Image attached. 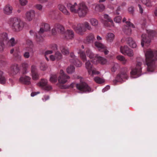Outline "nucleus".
I'll list each match as a JSON object with an SVG mask.
<instances>
[{
	"label": "nucleus",
	"instance_id": "1",
	"mask_svg": "<svg viewBox=\"0 0 157 157\" xmlns=\"http://www.w3.org/2000/svg\"><path fill=\"white\" fill-rule=\"evenodd\" d=\"M67 8L72 13L77 14L80 17H83L88 13L89 9L86 3L82 2L78 4L76 2L72 4L68 3L67 4Z\"/></svg>",
	"mask_w": 157,
	"mask_h": 157
},
{
	"label": "nucleus",
	"instance_id": "2",
	"mask_svg": "<svg viewBox=\"0 0 157 157\" xmlns=\"http://www.w3.org/2000/svg\"><path fill=\"white\" fill-rule=\"evenodd\" d=\"M145 62L147 66V70L152 72L155 69L157 59V52H153L151 49H148L145 54Z\"/></svg>",
	"mask_w": 157,
	"mask_h": 157
},
{
	"label": "nucleus",
	"instance_id": "3",
	"mask_svg": "<svg viewBox=\"0 0 157 157\" xmlns=\"http://www.w3.org/2000/svg\"><path fill=\"white\" fill-rule=\"evenodd\" d=\"M10 27L14 32L21 31L24 27V24L20 19L16 17L10 18L8 21Z\"/></svg>",
	"mask_w": 157,
	"mask_h": 157
},
{
	"label": "nucleus",
	"instance_id": "4",
	"mask_svg": "<svg viewBox=\"0 0 157 157\" xmlns=\"http://www.w3.org/2000/svg\"><path fill=\"white\" fill-rule=\"evenodd\" d=\"M72 28L77 33L81 35H83L86 30H92V27L87 21H85L82 23H79L77 25H73Z\"/></svg>",
	"mask_w": 157,
	"mask_h": 157
},
{
	"label": "nucleus",
	"instance_id": "5",
	"mask_svg": "<svg viewBox=\"0 0 157 157\" xmlns=\"http://www.w3.org/2000/svg\"><path fill=\"white\" fill-rule=\"evenodd\" d=\"M50 27L49 24L45 23H42L41 25L39 31L36 34V40L38 43L42 42L43 39L41 36L42 34L45 32L50 30Z\"/></svg>",
	"mask_w": 157,
	"mask_h": 157
},
{
	"label": "nucleus",
	"instance_id": "6",
	"mask_svg": "<svg viewBox=\"0 0 157 157\" xmlns=\"http://www.w3.org/2000/svg\"><path fill=\"white\" fill-rule=\"evenodd\" d=\"M154 32L153 31H147V34H143L142 35L141 44L142 47H144L145 44L148 46L151 41V38L154 36Z\"/></svg>",
	"mask_w": 157,
	"mask_h": 157
},
{
	"label": "nucleus",
	"instance_id": "7",
	"mask_svg": "<svg viewBox=\"0 0 157 157\" xmlns=\"http://www.w3.org/2000/svg\"><path fill=\"white\" fill-rule=\"evenodd\" d=\"M70 78V76L65 74L62 70H61L58 78V84L59 85L65 84Z\"/></svg>",
	"mask_w": 157,
	"mask_h": 157
},
{
	"label": "nucleus",
	"instance_id": "8",
	"mask_svg": "<svg viewBox=\"0 0 157 157\" xmlns=\"http://www.w3.org/2000/svg\"><path fill=\"white\" fill-rule=\"evenodd\" d=\"M76 88L81 93L90 92L92 91L90 87L85 82L77 84Z\"/></svg>",
	"mask_w": 157,
	"mask_h": 157
},
{
	"label": "nucleus",
	"instance_id": "9",
	"mask_svg": "<svg viewBox=\"0 0 157 157\" xmlns=\"http://www.w3.org/2000/svg\"><path fill=\"white\" fill-rule=\"evenodd\" d=\"M128 69L124 68L123 70L117 75L116 78L117 81L122 82L124 81V79H127L128 78Z\"/></svg>",
	"mask_w": 157,
	"mask_h": 157
},
{
	"label": "nucleus",
	"instance_id": "10",
	"mask_svg": "<svg viewBox=\"0 0 157 157\" xmlns=\"http://www.w3.org/2000/svg\"><path fill=\"white\" fill-rule=\"evenodd\" d=\"M121 52L125 55H127L129 57H132L134 54L132 50L130 49L127 46H124L120 48Z\"/></svg>",
	"mask_w": 157,
	"mask_h": 157
},
{
	"label": "nucleus",
	"instance_id": "11",
	"mask_svg": "<svg viewBox=\"0 0 157 157\" xmlns=\"http://www.w3.org/2000/svg\"><path fill=\"white\" fill-rule=\"evenodd\" d=\"M104 17L105 20H101V22L106 27H110L111 26H114V23L113 20L108 14H105L104 15Z\"/></svg>",
	"mask_w": 157,
	"mask_h": 157
},
{
	"label": "nucleus",
	"instance_id": "12",
	"mask_svg": "<svg viewBox=\"0 0 157 157\" xmlns=\"http://www.w3.org/2000/svg\"><path fill=\"white\" fill-rule=\"evenodd\" d=\"M141 65L142 63L140 62H138L137 63L136 68L133 69L130 72L132 76L136 75L139 76L141 75L142 70Z\"/></svg>",
	"mask_w": 157,
	"mask_h": 157
},
{
	"label": "nucleus",
	"instance_id": "13",
	"mask_svg": "<svg viewBox=\"0 0 157 157\" xmlns=\"http://www.w3.org/2000/svg\"><path fill=\"white\" fill-rule=\"evenodd\" d=\"M126 23L127 26H124L123 31L125 34L129 35L132 33V30L130 28H135V27L134 25L129 21H126Z\"/></svg>",
	"mask_w": 157,
	"mask_h": 157
},
{
	"label": "nucleus",
	"instance_id": "14",
	"mask_svg": "<svg viewBox=\"0 0 157 157\" xmlns=\"http://www.w3.org/2000/svg\"><path fill=\"white\" fill-rule=\"evenodd\" d=\"M36 16L35 11L33 10L27 11L25 14V17L26 20L28 21H32L34 19Z\"/></svg>",
	"mask_w": 157,
	"mask_h": 157
},
{
	"label": "nucleus",
	"instance_id": "15",
	"mask_svg": "<svg viewBox=\"0 0 157 157\" xmlns=\"http://www.w3.org/2000/svg\"><path fill=\"white\" fill-rule=\"evenodd\" d=\"M95 45L99 51L103 52L105 55H107L109 53V51L106 49V47L102 44L98 42H96Z\"/></svg>",
	"mask_w": 157,
	"mask_h": 157
},
{
	"label": "nucleus",
	"instance_id": "16",
	"mask_svg": "<svg viewBox=\"0 0 157 157\" xmlns=\"http://www.w3.org/2000/svg\"><path fill=\"white\" fill-rule=\"evenodd\" d=\"M27 43L28 44H29L30 47H26L25 49L26 51L23 54L24 57L26 59L29 58L30 57L29 52L32 51V48L31 46L32 45V41L30 40H28L27 41Z\"/></svg>",
	"mask_w": 157,
	"mask_h": 157
},
{
	"label": "nucleus",
	"instance_id": "17",
	"mask_svg": "<svg viewBox=\"0 0 157 157\" xmlns=\"http://www.w3.org/2000/svg\"><path fill=\"white\" fill-rule=\"evenodd\" d=\"M64 38L66 40H72L74 37L75 34L71 29H67L64 34Z\"/></svg>",
	"mask_w": 157,
	"mask_h": 157
},
{
	"label": "nucleus",
	"instance_id": "18",
	"mask_svg": "<svg viewBox=\"0 0 157 157\" xmlns=\"http://www.w3.org/2000/svg\"><path fill=\"white\" fill-rule=\"evenodd\" d=\"M59 9L65 15L69 16L70 12L66 9V7L62 4H59L58 6Z\"/></svg>",
	"mask_w": 157,
	"mask_h": 157
},
{
	"label": "nucleus",
	"instance_id": "19",
	"mask_svg": "<svg viewBox=\"0 0 157 157\" xmlns=\"http://www.w3.org/2000/svg\"><path fill=\"white\" fill-rule=\"evenodd\" d=\"M19 71V68L17 64L12 66L10 70L9 73L12 75H16L18 73Z\"/></svg>",
	"mask_w": 157,
	"mask_h": 157
},
{
	"label": "nucleus",
	"instance_id": "20",
	"mask_svg": "<svg viewBox=\"0 0 157 157\" xmlns=\"http://www.w3.org/2000/svg\"><path fill=\"white\" fill-rule=\"evenodd\" d=\"M95 39L94 35L92 33L89 34L84 40V42L86 44L93 43Z\"/></svg>",
	"mask_w": 157,
	"mask_h": 157
},
{
	"label": "nucleus",
	"instance_id": "21",
	"mask_svg": "<svg viewBox=\"0 0 157 157\" xmlns=\"http://www.w3.org/2000/svg\"><path fill=\"white\" fill-rule=\"evenodd\" d=\"M13 10L12 6L9 4H7L3 8V11L5 14L10 15L12 13Z\"/></svg>",
	"mask_w": 157,
	"mask_h": 157
},
{
	"label": "nucleus",
	"instance_id": "22",
	"mask_svg": "<svg viewBox=\"0 0 157 157\" xmlns=\"http://www.w3.org/2000/svg\"><path fill=\"white\" fill-rule=\"evenodd\" d=\"M31 78L28 76H23L20 77L19 79L20 81L26 85H28L30 83Z\"/></svg>",
	"mask_w": 157,
	"mask_h": 157
},
{
	"label": "nucleus",
	"instance_id": "23",
	"mask_svg": "<svg viewBox=\"0 0 157 157\" xmlns=\"http://www.w3.org/2000/svg\"><path fill=\"white\" fill-rule=\"evenodd\" d=\"M95 58H96V61H95L96 62V63H95V64L98 62L101 64H105L107 62L106 59L99 56L98 55H96Z\"/></svg>",
	"mask_w": 157,
	"mask_h": 157
},
{
	"label": "nucleus",
	"instance_id": "24",
	"mask_svg": "<svg viewBox=\"0 0 157 157\" xmlns=\"http://www.w3.org/2000/svg\"><path fill=\"white\" fill-rule=\"evenodd\" d=\"M115 38L114 34L111 33H107L105 36V40L109 43L112 42Z\"/></svg>",
	"mask_w": 157,
	"mask_h": 157
},
{
	"label": "nucleus",
	"instance_id": "25",
	"mask_svg": "<svg viewBox=\"0 0 157 157\" xmlns=\"http://www.w3.org/2000/svg\"><path fill=\"white\" fill-rule=\"evenodd\" d=\"M127 43L131 47L133 48H136L137 46L136 43L131 37H129L128 38Z\"/></svg>",
	"mask_w": 157,
	"mask_h": 157
},
{
	"label": "nucleus",
	"instance_id": "26",
	"mask_svg": "<svg viewBox=\"0 0 157 157\" xmlns=\"http://www.w3.org/2000/svg\"><path fill=\"white\" fill-rule=\"evenodd\" d=\"M86 53L87 56L90 59H92L94 58L92 61L94 63H96L95 61V60L96 59V58H95L96 56H95L94 54L89 49H88L86 51Z\"/></svg>",
	"mask_w": 157,
	"mask_h": 157
},
{
	"label": "nucleus",
	"instance_id": "27",
	"mask_svg": "<svg viewBox=\"0 0 157 157\" xmlns=\"http://www.w3.org/2000/svg\"><path fill=\"white\" fill-rule=\"evenodd\" d=\"M77 53L79 55L81 59L83 61L86 60V56L85 52L80 50H77Z\"/></svg>",
	"mask_w": 157,
	"mask_h": 157
},
{
	"label": "nucleus",
	"instance_id": "28",
	"mask_svg": "<svg viewBox=\"0 0 157 157\" xmlns=\"http://www.w3.org/2000/svg\"><path fill=\"white\" fill-rule=\"evenodd\" d=\"M48 81L46 79H43L39 83H37L38 86L44 88L47 85Z\"/></svg>",
	"mask_w": 157,
	"mask_h": 157
},
{
	"label": "nucleus",
	"instance_id": "29",
	"mask_svg": "<svg viewBox=\"0 0 157 157\" xmlns=\"http://www.w3.org/2000/svg\"><path fill=\"white\" fill-rule=\"evenodd\" d=\"M55 28L56 29L60 31V33L62 34H64V27L61 25L57 24L55 25Z\"/></svg>",
	"mask_w": 157,
	"mask_h": 157
},
{
	"label": "nucleus",
	"instance_id": "30",
	"mask_svg": "<svg viewBox=\"0 0 157 157\" xmlns=\"http://www.w3.org/2000/svg\"><path fill=\"white\" fill-rule=\"evenodd\" d=\"M57 80V76L56 74H53L50 75L49 81L52 83L56 82Z\"/></svg>",
	"mask_w": 157,
	"mask_h": 157
},
{
	"label": "nucleus",
	"instance_id": "31",
	"mask_svg": "<svg viewBox=\"0 0 157 157\" xmlns=\"http://www.w3.org/2000/svg\"><path fill=\"white\" fill-rule=\"evenodd\" d=\"M117 59L120 61L122 62V63L124 64H126L127 62V60L123 56L119 55L117 56Z\"/></svg>",
	"mask_w": 157,
	"mask_h": 157
},
{
	"label": "nucleus",
	"instance_id": "32",
	"mask_svg": "<svg viewBox=\"0 0 157 157\" xmlns=\"http://www.w3.org/2000/svg\"><path fill=\"white\" fill-rule=\"evenodd\" d=\"M105 9V6L102 4H98L95 7V10L98 12H101Z\"/></svg>",
	"mask_w": 157,
	"mask_h": 157
},
{
	"label": "nucleus",
	"instance_id": "33",
	"mask_svg": "<svg viewBox=\"0 0 157 157\" xmlns=\"http://www.w3.org/2000/svg\"><path fill=\"white\" fill-rule=\"evenodd\" d=\"M60 49L62 53L64 55H67L69 54V51L68 48L63 46H61Z\"/></svg>",
	"mask_w": 157,
	"mask_h": 157
},
{
	"label": "nucleus",
	"instance_id": "34",
	"mask_svg": "<svg viewBox=\"0 0 157 157\" xmlns=\"http://www.w3.org/2000/svg\"><path fill=\"white\" fill-rule=\"evenodd\" d=\"M88 72L89 74L92 76H93L94 75H98L100 74L99 72L97 71L95 69L93 68Z\"/></svg>",
	"mask_w": 157,
	"mask_h": 157
},
{
	"label": "nucleus",
	"instance_id": "35",
	"mask_svg": "<svg viewBox=\"0 0 157 157\" xmlns=\"http://www.w3.org/2000/svg\"><path fill=\"white\" fill-rule=\"evenodd\" d=\"M89 21L91 25L94 27L97 26L98 24V21L94 18L90 19Z\"/></svg>",
	"mask_w": 157,
	"mask_h": 157
},
{
	"label": "nucleus",
	"instance_id": "36",
	"mask_svg": "<svg viewBox=\"0 0 157 157\" xmlns=\"http://www.w3.org/2000/svg\"><path fill=\"white\" fill-rule=\"evenodd\" d=\"M75 71V67L72 65H70L66 69V71L68 74H71Z\"/></svg>",
	"mask_w": 157,
	"mask_h": 157
},
{
	"label": "nucleus",
	"instance_id": "37",
	"mask_svg": "<svg viewBox=\"0 0 157 157\" xmlns=\"http://www.w3.org/2000/svg\"><path fill=\"white\" fill-rule=\"evenodd\" d=\"M3 74L2 71H0V83L2 84H5L6 82V79Z\"/></svg>",
	"mask_w": 157,
	"mask_h": 157
},
{
	"label": "nucleus",
	"instance_id": "38",
	"mask_svg": "<svg viewBox=\"0 0 157 157\" xmlns=\"http://www.w3.org/2000/svg\"><path fill=\"white\" fill-rule=\"evenodd\" d=\"M95 82L97 83L101 84L104 83L105 80L102 78H101L98 77H96L94 78Z\"/></svg>",
	"mask_w": 157,
	"mask_h": 157
},
{
	"label": "nucleus",
	"instance_id": "39",
	"mask_svg": "<svg viewBox=\"0 0 157 157\" xmlns=\"http://www.w3.org/2000/svg\"><path fill=\"white\" fill-rule=\"evenodd\" d=\"M85 65L86 68L87 69L88 72L93 68L92 65L89 60L85 63Z\"/></svg>",
	"mask_w": 157,
	"mask_h": 157
},
{
	"label": "nucleus",
	"instance_id": "40",
	"mask_svg": "<svg viewBox=\"0 0 157 157\" xmlns=\"http://www.w3.org/2000/svg\"><path fill=\"white\" fill-rule=\"evenodd\" d=\"M8 35L7 33H3L0 34V40L3 41L7 40L8 39Z\"/></svg>",
	"mask_w": 157,
	"mask_h": 157
},
{
	"label": "nucleus",
	"instance_id": "41",
	"mask_svg": "<svg viewBox=\"0 0 157 157\" xmlns=\"http://www.w3.org/2000/svg\"><path fill=\"white\" fill-rule=\"evenodd\" d=\"M54 55L57 61L59 60L62 58V54L58 51L56 52Z\"/></svg>",
	"mask_w": 157,
	"mask_h": 157
},
{
	"label": "nucleus",
	"instance_id": "42",
	"mask_svg": "<svg viewBox=\"0 0 157 157\" xmlns=\"http://www.w3.org/2000/svg\"><path fill=\"white\" fill-rule=\"evenodd\" d=\"M142 2L147 6L151 7L152 4L151 1L150 0H141Z\"/></svg>",
	"mask_w": 157,
	"mask_h": 157
},
{
	"label": "nucleus",
	"instance_id": "43",
	"mask_svg": "<svg viewBox=\"0 0 157 157\" xmlns=\"http://www.w3.org/2000/svg\"><path fill=\"white\" fill-rule=\"evenodd\" d=\"M71 63L74 64L76 67H81L82 65V63L78 59H76L75 60L73 61V63Z\"/></svg>",
	"mask_w": 157,
	"mask_h": 157
},
{
	"label": "nucleus",
	"instance_id": "44",
	"mask_svg": "<svg viewBox=\"0 0 157 157\" xmlns=\"http://www.w3.org/2000/svg\"><path fill=\"white\" fill-rule=\"evenodd\" d=\"M32 79L34 80H36L39 78V75L38 72L31 73Z\"/></svg>",
	"mask_w": 157,
	"mask_h": 157
},
{
	"label": "nucleus",
	"instance_id": "45",
	"mask_svg": "<svg viewBox=\"0 0 157 157\" xmlns=\"http://www.w3.org/2000/svg\"><path fill=\"white\" fill-rule=\"evenodd\" d=\"M37 69L36 65L33 64L31 66V72L33 73L35 72H37Z\"/></svg>",
	"mask_w": 157,
	"mask_h": 157
},
{
	"label": "nucleus",
	"instance_id": "46",
	"mask_svg": "<svg viewBox=\"0 0 157 157\" xmlns=\"http://www.w3.org/2000/svg\"><path fill=\"white\" fill-rule=\"evenodd\" d=\"M9 43L12 46H14L17 43V42L15 41L14 39L13 38H12L9 40Z\"/></svg>",
	"mask_w": 157,
	"mask_h": 157
},
{
	"label": "nucleus",
	"instance_id": "47",
	"mask_svg": "<svg viewBox=\"0 0 157 157\" xmlns=\"http://www.w3.org/2000/svg\"><path fill=\"white\" fill-rule=\"evenodd\" d=\"M122 18L120 16H118L114 18V21L117 23H119L121 22Z\"/></svg>",
	"mask_w": 157,
	"mask_h": 157
},
{
	"label": "nucleus",
	"instance_id": "48",
	"mask_svg": "<svg viewBox=\"0 0 157 157\" xmlns=\"http://www.w3.org/2000/svg\"><path fill=\"white\" fill-rule=\"evenodd\" d=\"M70 56L71 57V59H70V62L71 63H73V61L76 59H75V56L74 54L72 52L70 53Z\"/></svg>",
	"mask_w": 157,
	"mask_h": 157
},
{
	"label": "nucleus",
	"instance_id": "49",
	"mask_svg": "<svg viewBox=\"0 0 157 157\" xmlns=\"http://www.w3.org/2000/svg\"><path fill=\"white\" fill-rule=\"evenodd\" d=\"M19 2L22 6H25L28 3L27 0H19Z\"/></svg>",
	"mask_w": 157,
	"mask_h": 157
},
{
	"label": "nucleus",
	"instance_id": "50",
	"mask_svg": "<svg viewBox=\"0 0 157 157\" xmlns=\"http://www.w3.org/2000/svg\"><path fill=\"white\" fill-rule=\"evenodd\" d=\"M40 68L41 70L45 71L47 68V65L44 63H41Z\"/></svg>",
	"mask_w": 157,
	"mask_h": 157
},
{
	"label": "nucleus",
	"instance_id": "51",
	"mask_svg": "<svg viewBox=\"0 0 157 157\" xmlns=\"http://www.w3.org/2000/svg\"><path fill=\"white\" fill-rule=\"evenodd\" d=\"M35 7L36 9L40 11H41L43 9V6L40 4H37L36 5Z\"/></svg>",
	"mask_w": 157,
	"mask_h": 157
},
{
	"label": "nucleus",
	"instance_id": "52",
	"mask_svg": "<svg viewBox=\"0 0 157 157\" xmlns=\"http://www.w3.org/2000/svg\"><path fill=\"white\" fill-rule=\"evenodd\" d=\"M53 53V51L52 50H48L46 51L45 53V58L48 61L49 60V59L48 58L47 56L49 54H50Z\"/></svg>",
	"mask_w": 157,
	"mask_h": 157
},
{
	"label": "nucleus",
	"instance_id": "53",
	"mask_svg": "<svg viewBox=\"0 0 157 157\" xmlns=\"http://www.w3.org/2000/svg\"><path fill=\"white\" fill-rule=\"evenodd\" d=\"M4 44L2 40H0V51H2L4 49Z\"/></svg>",
	"mask_w": 157,
	"mask_h": 157
},
{
	"label": "nucleus",
	"instance_id": "54",
	"mask_svg": "<svg viewBox=\"0 0 157 157\" xmlns=\"http://www.w3.org/2000/svg\"><path fill=\"white\" fill-rule=\"evenodd\" d=\"M43 89L46 90H50L52 89V87L50 85H47Z\"/></svg>",
	"mask_w": 157,
	"mask_h": 157
},
{
	"label": "nucleus",
	"instance_id": "55",
	"mask_svg": "<svg viewBox=\"0 0 157 157\" xmlns=\"http://www.w3.org/2000/svg\"><path fill=\"white\" fill-rule=\"evenodd\" d=\"M50 47L52 50L54 51L56 50L57 49V45L55 44L51 45L50 46Z\"/></svg>",
	"mask_w": 157,
	"mask_h": 157
},
{
	"label": "nucleus",
	"instance_id": "56",
	"mask_svg": "<svg viewBox=\"0 0 157 157\" xmlns=\"http://www.w3.org/2000/svg\"><path fill=\"white\" fill-rule=\"evenodd\" d=\"M21 66L22 67L24 68H26L29 67V64L28 63L24 62L21 64Z\"/></svg>",
	"mask_w": 157,
	"mask_h": 157
},
{
	"label": "nucleus",
	"instance_id": "57",
	"mask_svg": "<svg viewBox=\"0 0 157 157\" xmlns=\"http://www.w3.org/2000/svg\"><path fill=\"white\" fill-rule=\"evenodd\" d=\"M50 59L52 61H54L56 60V58L55 57V55H51L49 56Z\"/></svg>",
	"mask_w": 157,
	"mask_h": 157
},
{
	"label": "nucleus",
	"instance_id": "58",
	"mask_svg": "<svg viewBox=\"0 0 157 157\" xmlns=\"http://www.w3.org/2000/svg\"><path fill=\"white\" fill-rule=\"evenodd\" d=\"M138 6L139 7V12L140 13L142 14L143 13V9L141 5L140 4L138 5Z\"/></svg>",
	"mask_w": 157,
	"mask_h": 157
},
{
	"label": "nucleus",
	"instance_id": "59",
	"mask_svg": "<svg viewBox=\"0 0 157 157\" xmlns=\"http://www.w3.org/2000/svg\"><path fill=\"white\" fill-rule=\"evenodd\" d=\"M56 29L55 28V26L52 29V34L53 35H55L56 34Z\"/></svg>",
	"mask_w": 157,
	"mask_h": 157
},
{
	"label": "nucleus",
	"instance_id": "60",
	"mask_svg": "<svg viewBox=\"0 0 157 157\" xmlns=\"http://www.w3.org/2000/svg\"><path fill=\"white\" fill-rule=\"evenodd\" d=\"M110 89V86H106L105 88L102 89V91L104 92Z\"/></svg>",
	"mask_w": 157,
	"mask_h": 157
},
{
	"label": "nucleus",
	"instance_id": "61",
	"mask_svg": "<svg viewBox=\"0 0 157 157\" xmlns=\"http://www.w3.org/2000/svg\"><path fill=\"white\" fill-rule=\"evenodd\" d=\"M49 98V96L48 95H45L44 96L43 98H42V100L44 101H45L47 100H48Z\"/></svg>",
	"mask_w": 157,
	"mask_h": 157
},
{
	"label": "nucleus",
	"instance_id": "62",
	"mask_svg": "<svg viewBox=\"0 0 157 157\" xmlns=\"http://www.w3.org/2000/svg\"><path fill=\"white\" fill-rule=\"evenodd\" d=\"M40 92H33L31 93V95L32 97H33L36 95L39 94Z\"/></svg>",
	"mask_w": 157,
	"mask_h": 157
},
{
	"label": "nucleus",
	"instance_id": "63",
	"mask_svg": "<svg viewBox=\"0 0 157 157\" xmlns=\"http://www.w3.org/2000/svg\"><path fill=\"white\" fill-rule=\"evenodd\" d=\"M133 8L132 7H130L128 8V11L131 13H133Z\"/></svg>",
	"mask_w": 157,
	"mask_h": 157
},
{
	"label": "nucleus",
	"instance_id": "64",
	"mask_svg": "<svg viewBox=\"0 0 157 157\" xmlns=\"http://www.w3.org/2000/svg\"><path fill=\"white\" fill-rule=\"evenodd\" d=\"M40 3H44L48 2V0H38Z\"/></svg>",
	"mask_w": 157,
	"mask_h": 157
}]
</instances>
